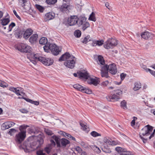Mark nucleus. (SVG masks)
Masks as SVG:
<instances>
[{"instance_id": "nucleus-1", "label": "nucleus", "mask_w": 155, "mask_h": 155, "mask_svg": "<svg viewBox=\"0 0 155 155\" xmlns=\"http://www.w3.org/2000/svg\"><path fill=\"white\" fill-rule=\"evenodd\" d=\"M44 137L42 134H39L38 136L32 135L29 137L28 140L30 142V145L24 144L23 149L25 152H29L40 147L43 143Z\"/></svg>"}, {"instance_id": "nucleus-2", "label": "nucleus", "mask_w": 155, "mask_h": 155, "mask_svg": "<svg viewBox=\"0 0 155 155\" xmlns=\"http://www.w3.org/2000/svg\"><path fill=\"white\" fill-rule=\"evenodd\" d=\"M78 77L81 80L86 81L89 84L97 86L99 83V79L95 77L91 78L88 72L84 70H78Z\"/></svg>"}, {"instance_id": "nucleus-3", "label": "nucleus", "mask_w": 155, "mask_h": 155, "mask_svg": "<svg viewBox=\"0 0 155 155\" xmlns=\"http://www.w3.org/2000/svg\"><path fill=\"white\" fill-rule=\"evenodd\" d=\"M30 60L35 65L36 64L38 61H40L45 65L47 66L51 65L54 62L53 59L40 56L38 54H34Z\"/></svg>"}, {"instance_id": "nucleus-4", "label": "nucleus", "mask_w": 155, "mask_h": 155, "mask_svg": "<svg viewBox=\"0 0 155 155\" xmlns=\"http://www.w3.org/2000/svg\"><path fill=\"white\" fill-rule=\"evenodd\" d=\"M27 125H23L20 126L19 127L20 132L16 135L15 140L18 143H21L25 139L26 135V129L29 127Z\"/></svg>"}, {"instance_id": "nucleus-5", "label": "nucleus", "mask_w": 155, "mask_h": 155, "mask_svg": "<svg viewBox=\"0 0 155 155\" xmlns=\"http://www.w3.org/2000/svg\"><path fill=\"white\" fill-rule=\"evenodd\" d=\"M100 147L103 151L106 153H110L111 152L108 145H116L115 142L113 141L111 143L107 137L104 138L103 142H100Z\"/></svg>"}, {"instance_id": "nucleus-6", "label": "nucleus", "mask_w": 155, "mask_h": 155, "mask_svg": "<svg viewBox=\"0 0 155 155\" xmlns=\"http://www.w3.org/2000/svg\"><path fill=\"white\" fill-rule=\"evenodd\" d=\"M43 48L45 52H48L51 51L53 54L55 55H58L59 52L58 47L54 44L48 43L44 46Z\"/></svg>"}, {"instance_id": "nucleus-7", "label": "nucleus", "mask_w": 155, "mask_h": 155, "mask_svg": "<svg viewBox=\"0 0 155 155\" xmlns=\"http://www.w3.org/2000/svg\"><path fill=\"white\" fill-rule=\"evenodd\" d=\"M122 94V92L120 90L117 89L113 91L110 95L107 96L106 98L108 101H117L120 98V97Z\"/></svg>"}, {"instance_id": "nucleus-8", "label": "nucleus", "mask_w": 155, "mask_h": 155, "mask_svg": "<svg viewBox=\"0 0 155 155\" xmlns=\"http://www.w3.org/2000/svg\"><path fill=\"white\" fill-rule=\"evenodd\" d=\"M117 40L113 38H108L104 45V47L107 49L112 48L117 45Z\"/></svg>"}, {"instance_id": "nucleus-9", "label": "nucleus", "mask_w": 155, "mask_h": 155, "mask_svg": "<svg viewBox=\"0 0 155 155\" xmlns=\"http://www.w3.org/2000/svg\"><path fill=\"white\" fill-rule=\"evenodd\" d=\"M52 137L53 139L55 140L58 146H60V143H61L63 146L65 147L67 144L69 143L70 142L68 140L65 138H62L61 139H60L58 137L55 135L52 136Z\"/></svg>"}, {"instance_id": "nucleus-10", "label": "nucleus", "mask_w": 155, "mask_h": 155, "mask_svg": "<svg viewBox=\"0 0 155 155\" xmlns=\"http://www.w3.org/2000/svg\"><path fill=\"white\" fill-rule=\"evenodd\" d=\"M153 130V127L147 125L145 126L141 130L140 133V135H142L143 136H149L152 132Z\"/></svg>"}, {"instance_id": "nucleus-11", "label": "nucleus", "mask_w": 155, "mask_h": 155, "mask_svg": "<svg viewBox=\"0 0 155 155\" xmlns=\"http://www.w3.org/2000/svg\"><path fill=\"white\" fill-rule=\"evenodd\" d=\"M18 50L21 52H30L32 50L31 47L28 45L21 43L18 47Z\"/></svg>"}, {"instance_id": "nucleus-12", "label": "nucleus", "mask_w": 155, "mask_h": 155, "mask_svg": "<svg viewBox=\"0 0 155 155\" xmlns=\"http://www.w3.org/2000/svg\"><path fill=\"white\" fill-rule=\"evenodd\" d=\"M107 66V70L113 74H115L117 72V69L115 64H112Z\"/></svg>"}, {"instance_id": "nucleus-13", "label": "nucleus", "mask_w": 155, "mask_h": 155, "mask_svg": "<svg viewBox=\"0 0 155 155\" xmlns=\"http://www.w3.org/2000/svg\"><path fill=\"white\" fill-rule=\"evenodd\" d=\"M115 150L117 152L116 155H131V153L130 152L125 151L120 147H116Z\"/></svg>"}, {"instance_id": "nucleus-14", "label": "nucleus", "mask_w": 155, "mask_h": 155, "mask_svg": "<svg viewBox=\"0 0 155 155\" xmlns=\"http://www.w3.org/2000/svg\"><path fill=\"white\" fill-rule=\"evenodd\" d=\"M75 64V58L74 56L71 58L65 61L64 63V64L66 66L70 68H74Z\"/></svg>"}, {"instance_id": "nucleus-15", "label": "nucleus", "mask_w": 155, "mask_h": 155, "mask_svg": "<svg viewBox=\"0 0 155 155\" xmlns=\"http://www.w3.org/2000/svg\"><path fill=\"white\" fill-rule=\"evenodd\" d=\"M73 56L71 55L69 53L66 52L63 54L59 59V61H62L67 60L71 58Z\"/></svg>"}, {"instance_id": "nucleus-16", "label": "nucleus", "mask_w": 155, "mask_h": 155, "mask_svg": "<svg viewBox=\"0 0 155 155\" xmlns=\"http://www.w3.org/2000/svg\"><path fill=\"white\" fill-rule=\"evenodd\" d=\"M77 17L76 16H71L68 20V22L70 26L74 25L78 22Z\"/></svg>"}, {"instance_id": "nucleus-17", "label": "nucleus", "mask_w": 155, "mask_h": 155, "mask_svg": "<svg viewBox=\"0 0 155 155\" xmlns=\"http://www.w3.org/2000/svg\"><path fill=\"white\" fill-rule=\"evenodd\" d=\"M101 74L102 77L107 78L109 77L108 75V71L107 70V66L104 65L101 67Z\"/></svg>"}, {"instance_id": "nucleus-18", "label": "nucleus", "mask_w": 155, "mask_h": 155, "mask_svg": "<svg viewBox=\"0 0 155 155\" xmlns=\"http://www.w3.org/2000/svg\"><path fill=\"white\" fill-rule=\"evenodd\" d=\"M78 91L87 94H90L92 92L91 90L79 84H78Z\"/></svg>"}, {"instance_id": "nucleus-19", "label": "nucleus", "mask_w": 155, "mask_h": 155, "mask_svg": "<svg viewBox=\"0 0 155 155\" xmlns=\"http://www.w3.org/2000/svg\"><path fill=\"white\" fill-rule=\"evenodd\" d=\"M153 36V35L148 31L142 33L141 35V37L145 39H151Z\"/></svg>"}, {"instance_id": "nucleus-20", "label": "nucleus", "mask_w": 155, "mask_h": 155, "mask_svg": "<svg viewBox=\"0 0 155 155\" xmlns=\"http://www.w3.org/2000/svg\"><path fill=\"white\" fill-rule=\"evenodd\" d=\"M55 16V14L54 13L50 12L47 13L45 15V21H47L52 19L54 18Z\"/></svg>"}, {"instance_id": "nucleus-21", "label": "nucleus", "mask_w": 155, "mask_h": 155, "mask_svg": "<svg viewBox=\"0 0 155 155\" xmlns=\"http://www.w3.org/2000/svg\"><path fill=\"white\" fill-rule=\"evenodd\" d=\"M80 124L81 126V129L85 131L87 133L89 131V129L87 126L85 124V123L83 121H80Z\"/></svg>"}, {"instance_id": "nucleus-22", "label": "nucleus", "mask_w": 155, "mask_h": 155, "mask_svg": "<svg viewBox=\"0 0 155 155\" xmlns=\"http://www.w3.org/2000/svg\"><path fill=\"white\" fill-rule=\"evenodd\" d=\"M70 7L68 4L63 3L60 7V8L62 12L69 11V9H70Z\"/></svg>"}, {"instance_id": "nucleus-23", "label": "nucleus", "mask_w": 155, "mask_h": 155, "mask_svg": "<svg viewBox=\"0 0 155 155\" xmlns=\"http://www.w3.org/2000/svg\"><path fill=\"white\" fill-rule=\"evenodd\" d=\"M32 32L33 31L31 29L26 30L24 33V37L25 39L27 38L32 34Z\"/></svg>"}, {"instance_id": "nucleus-24", "label": "nucleus", "mask_w": 155, "mask_h": 155, "mask_svg": "<svg viewBox=\"0 0 155 155\" xmlns=\"http://www.w3.org/2000/svg\"><path fill=\"white\" fill-rule=\"evenodd\" d=\"M93 41V38L91 37L90 36L87 35L86 37L84 39H81V41L84 44H86L89 41Z\"/></svg>"}, {"instance_id": "nucleus-25", "label": "nucleus", "mask_w": 155, "mask_h": 155, "mask_svg": "<svg viewBox=\"0 0 155 155\" xmlns=\"http://www.w3.org/2000/svg\"><path fill=\"white\" fill-rule=\"evenodd\" d=\"M97 62L98 64H100L101 66H102V67L104 66L105 61L103 57L101 55H99L98 57Z\"/></svg>"}, {"instance_id": "nucleus-26", "label": "nucleus", "mask_w": 155, "mask_h": 155, "mask_svg": "<svg viewBox=\"0 0 155 155\" xmlns=\"http://www.w3.org/2000/svg\"><path fill=\"white\" fill-rule=\"evenodd\" d=\"M86 18L84 16H81L78 18L79 25H81L82 24L86 21Z\"/></svg>"}, {"instance_id": "nucleus-27", "label": "nucleus", "mask_w": 155, "mask_h": 155, "mask_svg": "<svg viewBox=\"0 0 155 155\" xmlns=\"http://www.w3.org/2000/svg\"><path fill=\"white\" fill-rule=\"evenodd\" d=\"M25 99L27 102H29L31 104H33L36 106L38 105L39 104V102L38 101H33L29 98H25Z\"/></svg>"}, {"instance_id": "nucleus-28", "label": "nucleus", "mask_w": 155, "mask_h": 155, "mask_svg": "<svg viewBox=\"0 0 155 155\" xmlns=\"http://www.w3.org/2000/svg\"><path fill=\"white\" fill-rule=\"evenodd\" d=\"M91 148L94 151L96 152L97 153H99L101 152V150L99 148L95 145H92L90 146Z\"/></svg>"}, {"instance_id": "nucleus-29", "label": "nucleus", "mask_w": 155, "mask_h": 155, "mask_svg": "<svg viewBox=\"0 0 155 155\" xmlns=\"http://www.w3.org/2000/svg\"><path fill=\"white\" fill-rule=\"evenodd\" d=\"M134 91H137L139 90L141 87V85L140 82H136L134 84Z\"/></svg>"}, {"instance_id": "nucleus-30", "label": "nucleus", "mask_w": 155, "mask_h": 155, "mask_svg": "<svg viewBox=\"0 0 155 155\" xmlns=\"http://www.w3.org/2000/svg\"><path fill=\"white\" fill-rule=\"evenodd\" d=\"M81 25H82V29L83 31H84L87 28L89 27L90 26L89 23L87 21Z\"/></svg>"}, {"instance_id": "nucleus-31", "label": "nucleus", "mask_w": 155, "mask_h": 155, "mask_svg": "<svg viewBox=\"0 0 155 155\" xmlns=\"http://www.w3.org/2000/svg\"><path fill=\"white\" fill-rule=\"evenodd\" d=\"M38 37V35L37 34H35L32 35L30 38V42L33 43L36 41Z\"/></svg>"}, {"instance_id": "nucleus-32", "label": "nucleus", "mask_w": 155, "mask_h": 155, "mask_svg": "<svg viewBox=\"0 0 155 155\" xmlns=\"http://www.w3.org/2000/svg\"><path fill=\"white\" fill-rule=\"evenodd\" d=\"M48 40L46 38L42 37L39 41V43L40 44L42 45H46L48 43H47Z\"/></svg>"}, {"instance_id": "nucleus-33", "label": "nucleus", "mask_w": 155, "mask_h": 155, "mask_svg": "<svg viewBox=\"0 0 155 155\" xmlns=\"http://www.w3.org/2000/svg\"><path fill=\"white\" fill-rule=\"evenodd\" d=\"M1 24L3 26H5L9 22V19L7 18H4L1 20Z\"/></svg>"}, {"instance_id": "nucleus-34", "label": "nucleus", "mask_w": 155, "mask_h": 155, "mask_svg": "<svg viewBox=\"0 0 155 155\" xmlns=\"http://www.w3.org/2000/svg\"><path fill=\"white\" fill-rule=\"evenodd\" d=\"M59 133L69 139L71 138V137L72 136L71 135L68 134L64 132L60 131V132H59Z\"/></svg>"}, {"instance_id": "nucleus-35", "label": "nucleus", "mask_w": 155, "mask_h": 155, "mask_svg": "<svg viewBox=\"0 0 155 155\" xmlns=\"http://www.w3.org/2000/svg\"><path fill=\"white\" fill-rule=\"evenodd\" d=\"M89 20L95 21H96V18L95 17V13L92 12L91 14L90 15V16L88 18Z\"/></svg>"}, {"instance_id": "nucleus-36", "label": "nucleus", "mask_w": 155, "mask_h": 155, "mask_svg": "<svg viewBox=\"0 0 155 155\" xmlns=\"http://www.w3.org/2000/svg\"><path fill=\"white\" fill-rule=\"evenodd\" d=\"M8 123L7 122H5L3 123L2 125V130H5L9 128Z\"/></svg>"}, {"instance_id": "nucleus-37", "label": "nucleus", "mask_w": 155, "mask_h": 155, "mask_svg": "<svg viewBox=\"0 0 155 155\" xmlns=\"http://www.w3.org/2000/svg\"><path fill=\"white\" fill-rule=\"evenodd\" d=\"M15 25L14 23L12 22L9 25V26H7V31H8V32L11 31L12 28L13 27L15 26Z\"/></svg>"}, {"instance_id": "nucleus-38", "label": "nucleus", "mask_w": 155, "mask_h": 155, "mask_svg": "<svg viewBox=\"0 0 155 155\" xmlns=\"http://www.w3.org/2000/svg\"><path fill=\"white\" fill-rule=\"evenodd\" d=\"M20 5L23 7L24 8L25 4L27 2V0H18Z\"/></svg>"}, {"instance_id": "nucleus-39", "label": "nucleus", "mask_w": 155, "mask_h": 155, "mask_svg": "<svg viewBox=\"0 0 155 155\" xmlns=\"http://www.w3.org/2000/svg\"><path fill=\"white\" fill-rule=\"evenodd\" d=\"M91 135L94 137H96L98 136H101V135L100 134L97 133L95 131H93L91 133Z\"/></svg>"}, {"instance_id": "nucleus-40", "label": "nucleus", "mask_w": 155, "mask_h": 155, "mask_svg": "<svg viewBox=\"0 0 155 155\" xmlns=\"http://www.w3.org/2000/svg\"><path fill=\"white\" fill-rule=\"evenodd\" d=\"M57 1V0H46V3L49 5L54 4Z\"/></svg>"}, {"instance_id": "nucleus-41", "label": "nucleus", "mask_w": 155, "mask_h": 155, "mask_svg": "<svg viewBox=\"0 0 155 155\" xmlns=\"http://www.w3.org/2000/svg\"><path fill=\"white\" fill-rule=\"evenodd\" d=\"M15 91V92L18 95H21L20 94V91L21 90V88L19 87H16Z\"/></svg>"}, {"instance_id": "nucleus-42", "label": "nucleus", "mask_w": 155, "mask_h": 155, "mask_svg": "<svg viewBox=\"0 0 155 155\" xmlns=\"http://www.w3.org/2000/svg\"><path fill=\"white\" fill-rule=\"evenodd\" d=\"M45 132L48 135H52L53 134V133L51 130L48 129H45Z\"/></svg>"}, {"instance_id": "nucleus-43", "label": "nucleus", "mask_w": 155, "mask_h": 155, "mask_svg": "<svg viewBox=\"0 0 155 155\" xmlns=\"http://www.w3.org/2000/svg\"><path fill=\"white\" fill-rule=\"evenodd\" d=\"M36 8L41 12H42L44 10V8L41 6L38 5H36Z\"/></svg>"}, {"instance_id": "nucleus-44", "label": "nucleus", "mask_w": 155, "mask_h": 155, "mask_svg": "<svg viewBox=\"0 0 155 155\" xmlns=\"http://www.w3.org/2000/svg\"><path fill=\"white\" fill-rule=\"evenodd\" d=\"M19 111L23 113H26L28 112V109L24 107H22L20 109Z\"/></svg>"}, {"instance_id": "nucleus-45", "label": "nucleus", "mask_w": 155, "mask_h": 155, "mask_svg": "<svg viewBox=\"0 0 155 155\" xmlns=\"http://www.w3.org/2000/svg\"><path fill=\"white\" fill-rule=\"evenodd\" d=\"M51 147L50 145H48L45 147V151L48 153H49L50 152L51 149Z\"/></svg>"}, {"instance_id": "nucleus-46", "label": "nucleus", "mask_w": 155, "mask_h": 155, "mask_svg": "<svg viewBox=\"0 0 155 155\" xmlns=\"http://www.w3.org/2000/svg\"><path fill=\"white\" fill-rule=\"evenodd\" d=\"M16 131V130L15 129H11L8 132V134L11 135H12L14 134Z\"/></svg>"}, {"instance_id": "nucleus-47", "label": "nucleus", "mask_w": 155, "mask_h": 155, "mask_svg": "<svg viewBox=\"0 0 155 155\" xmlns=\"http://www.w3.org/2000/svg\"><path fill=\"white\" fill-rule=\"evenodd\" d=\"M79 143L83 147L86 148L87 147V144L83 141H80Z\"/></svg>"}, {"instance_id": "nucleus-48", "label": "nucleus", "mask_w": 155, "mask_h": 155, "mask_svg": "<svg viewBox=\"0 0 155 155\" xmlns=\"http://www.w3.org/2000/svg\"><path fill=\"white\" fill-rule=\"evenodd\" d=\"M121 107H126L127 102L125 100H123L120 103Z\"/></svg>"}, {"instance_id": "nucleus-49", "label": "nucleus", "mask_w": 155, "mask_h": 155, "mask_svg": "<svg viewBox=\"0 0 155 155\" xmlns=\"http://www.w3.org/2000/svg\"><path fill=\"white\" fill-rule=\"evenodd\" d=\"M7 84L5 83L0 81V86L2 87H7Z\"/></svg>"}, {"instance_id": "nucleus-50", "label": "nucleus", "mask_w": 155, "mask_h": 155, "mask_svg": "<svg viewBox=\"0 0 155 155\" xmlns=\"http://www.w3.org/2000/svg\"><path fill=\"white\" fill-rule=\"evenodd\" d=\"M37 154L38 155H45V153H43V151L39 150L37 152Z\"/></svg>"}, {"instance_id": "nucleus-51", "label": "nucleus", "mask_w": 155, "mask_h": 155, "mask_svg": "<svg viewBox=\"0 0 155 155\" xmlns=\"http://www.w3.org/2000/svg\"><path fill=\"white\" fill-rule=\"evenodd\" d=\"M28 130H29V133L31 134L34 133V134H37V132L34 131V130L32 128H29Z\"/></svg>"}, {"instance_id": "nucleus-52", "label": "nucleus", "mask_w": 155, "mask_h": 155, "mask_svg": "<svg viewBox=\"0 0 155 155\" xmlns=\"http://www.w3.org/2000/svg\"><path fill=\"white\" fill-rule=\"evenodd\" d=\"M126 76V74H124L123 73H121L120 75V77L121 80H123L125 78Z\"/></svg>"}, {"instance_id": "nucleus-53", "label": "nucleus", "mask_w": 155, "mask_h": 155, "mask_svg": "<svg viewBox=\"0 0 155 155\" xmlns=\"http://www.w3.org/2000/svg\"><path fill=\"white\" fill-rule=\"evenodd\" d=\"M104 42V41L102 40L101 41H97L96 43H97V45L98 46H101L103 45Z\"/></svg>"}, {"instance_id": "nucleus-54", "label": "nucleus", "mask_w": 155, "mask_h": 155, "mask_svg": "<svg viewBox=\"0 0 155 155\" xmlns=\"http://www.w3.org/2000/svg\"><path fill=\"white\" fill-rule=\"evenodd\" d=\"M8 123L9 128L13 126L15 124V123L12 122H8Z\"/></svg>"}, {"instance_id": "nucleus-55", "label": "nucleus", "mask_w": 155, "mask_h": 155, "mask_svg": "<svg viewBox=\"0 0 155 155\" xmlns=\"http://www.w3.org/2000/svg\"><path fill=\"white\" fill-rule=\"evenodd\" d=\"M108 84V81H106L102 82V85L104 86H107Z\"/></svg>"}, {"instance_id": "nucleus-56", "label": "nucleus", "mask_w": 155, "mask_h": 155, "mask_svg": "<svg viewBox=\"0 0 155 155\" xmlns=\"http://www.w3.org/2000/svg\"><path fill=\"white\" fill-rule=\"evenodd\" d=\"M140 136L141 138V139L142 140L143 142L144 143H146L147 141V139H145L141 135H140Z\"/></svg>"}, {"instance_id": "nucleus-57", "label": "nucleus", "mask_w": 155, "mask_h": 155, "mask_svg": "<svg viewBox=\"0 0 155 155\" xmlns=\"http://www.w3.org/2000/svg\"><path fill=\"white\" fill-rule=\"evenodd\" d=\"M13 13H14V14L16 16V17L18 18L19 19H20V20H21V18H20V17L18 15L16 11H15V10H14L13 11Z\"/></svg>"}, {"instance_id": "nucleus-58", "label": "nucleus", "mask_w": 155, "mask_h": 155, "mask_svg": "<svg viewBox=\"0 0 155 155\" xmlns=\"http://www.w3.org/2000/svg\"><path fill=\"white\" fill-rule=\"evenodd\" d=\"M93 42L92 43V45L93 46H95L97 45V43H96V42H97V41H94L93 40L92 41Z\"/></svg>"}, {"instance_id": "nucleus-59", "label": "nucleus", "mask_w": 155, "mask_h": 155, "mask_svg": "<svg viewBox=\"0 0 155 155\" xmlns=\"http://www.w3.org/2000/svg\"><path fill=\"white\" fill-rule=\"evenodd\" d=\"M16 88L14 87H11L9 88V90L15 92V90Z\"/></svg>"}, {"instance_id": "nucleus-60", "label": "nucleus", "mask_w": 155, "mask_h": 155, "mask_svg": "<svg viewBox=\"0 0 155 155\" xmlns=\"http://www.w3.org/2000/svg\"><path fill=\"white\" fill-rule=\"evenodd\" d=\"M105 5L108 9H110V6L109 5V3L108 2H106L105 4Z\"/></svg>"}, {"instance_id": "nucleus-61", "label": "nucleus", "mask_w": 155, "mask_h": 155, "mask_svg": "<svg viewBox=\"0 0 155 155\" xmlns=\"http://www.w3.org/2000/svg\"><path fill=\"white\" fill-rule=\"evenodd\" d=\"M154 134H155V129L154 130L153 132L151 134L149 137V139H150L151 137L154 136Z\"/></svg>"}, {"instance_id": "nucleus-62", "label": "nucleus", "mask_w": 155, "mask_h": 155, "mask_svg": "<svg viewBox=\"0 0 155 155\" xmlns=\"http://www.w3.org/2000/svg\"><path fill=\"white\" fill-rule=\"evenodd\" d=\"M135 119L133 120L131 122V125L132 126H134L135 124Z\"/></svg>"}, {"instance_id": "nucleus-63", "label": "nucleus", "mask_w": 155, "mask_h": 155, "mask_svg": "<svg viewBox=\"0 0 155 155\" xmlns=\"http://www.w3.org/2000/svg\"><path fill=\"white\" fill-rule=\"evenodd\" d=\"M81 31L80 30H78V38L81 37Z\"/></svg>"}, {"instance_id": "nucleus-64", "label": "nucleus", "mask_w": 155, "mask_h": 155, "mask_svg": "<svg viewBox=\"0 0 155 155\" xmlns=\"http://www.w3.org/2000/svg\"><path fill=\"white\" fill-rule=\"evenodd\" d=\"M74 35L76 37L78 38V30H76L74 32Z\"/></svg>"}]
</instances>
